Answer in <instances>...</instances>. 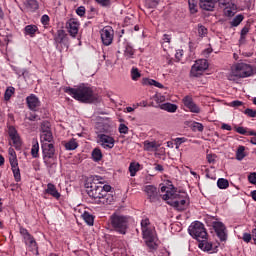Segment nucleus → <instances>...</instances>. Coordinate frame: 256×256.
I'll return each mask as SVG.
<instances>
[{
	"instance_id": "1",
	"label": "nucleus",
	"mask_w": 256,
	"mask_h": 256,
	"mask_svg": "<svg viewBox=\"0 0 256 256\" xmlns=\"http://www.w3.org/2000/svg\"><path fill=\"white\" fill-rule=\"evenodd\" d=\"M101 179H103L101 176H96L92 182L87 183V193L96 205H111L115 201V198L112 194L102 189L103 182Z\"/></svg>"
},
{
	"instance_id": "2",
	"label": "nucleus",
	"mask_w": 256,
	"mask_h": 256,
	"mask_svg": "<svg viewBox=\"0 0 256 256\" xmlns=\"http://www.w3.org/2000/svg\"><path fill=\"white\" fill-rule=\"evenodd\" d=\"M64 93H67L80 103H94V101H97V96H95L93 88L85 84H81L76 88L65 87Z\"/></svg>"
},
{
	"instance_id": "3",
	"label": "nucleus",
	"mask_w": 256,
	"mask_h": 256,
	"mask_svg": "<svg viewBox=\"0 0 256 256\" xmlns=\"http://www.w3.org/2000/svg\"><path fill=\"white\" fill-rule=\"evenodd\" d=\"M109 223L113 231L125 235L129 227V217L115 212L110 216Z\"/></svg>"
},
{
	"instance_id": "4",
	"label": "nucleus",
	"mask_w": 256,
	"mask_h": 256,
	"mask_svg": "<svg viewBox=\"0 0 256 256\" xmlns=\"http://www.w3.org/2000/svg\"><path fill=\"white\" fill-rule=\"evenodd\" d=\"M253 75V66L245 63H238L231 70L228 79L229 81H237L238 79H245L246 77H251Z\"/></svg>"
},
{
	"instance_id": "5",
	"label": "nucleus",
	"mask_w": 256,
	"mask_h": 256,
	"mask_svg": "<svg viewBox=\"0 0 256 256\" xmlns=\"http://www.w3.org/2000/svg\"><path fill=\"white\" fill-rule=\"evenodd\" d=\"M188 233L193 239H196V241L207 239V230L205 229V225L200 221L192 222L188 227Z\"/></svg>"
},
{
	"instance_id": "6",
	"label": "nucleus",
	"mask_w": 256,
	"mask_h": 256,
	"mask_svg": "<svg viewBox=\"0 0 256 256\" xmlns=\"http://www.w3.org/2000/svg\"><path fill=\"white\" fill-rule=\"evenodd\" d=\"M54 43L59 51H67L69 49V37L65 30L60 29L54 35Z\"/></svg>"
},
{
	"instance_id": "7",
	"label": "nucleus",
	"mask_w": 256,
	"mask_h": 256,
	"mask_svg": "<svg viewBox=\"0 0 256 256\" xmlns=\"http://www.w3.org/2000/svg\"><path fill=\"white\" fill-rule=\"evenodd\" d=\"M175 195L177 197L171 198L169 201H167V204L177 209V211H185L187 207V194L185 192L182 194L175 192Z\"/></svg>"
},
{
	"instance_id": "8",
	"label": "nucleus",
	"mask_w": 256,
	"mask_h": 256,
	"mask_svg": "<svg viewBox=\"0 0 256 256\" xmlns=\"http://www.w3.org/2000/svg\"><path fill=\"white\" fill-rule=\"evenodd\" d=\"M20 233L24 237V241L26 245L29 246V249L33 255H39V248L37 247V242L35 241V238H33L32 235H30L29 231L25 228H20Z\"/></svg>"
},
{
	"instance_id": "9",
	"label": "nucleus",
	"mask_w": 256,
	"mask_h": 256,
	"mask_svg": "<svg viewBox=\"0 0 256 256\" xmlns=\"http://www.w3.org/2000/svg\"><path fill=\"white\" fill-rule=\"evenodd\" d=\"M42 153H43V161L46 167H49L51 163L49 159H53L55 157V146L51 143H43L42 144Z\"/></svg>"
},
{
	"instance_id": "10",
	"label": "nucleus",
	"mask_w": 256,
	"mask_h": 256,
	"mask_svg": "<svg viewBox=\"0 0 256 256\" xmlns=\"http://www.w3.org/2000/svg\"><path fill=\"white\" fill-rule=\"evenodd\" d=\"M143 239L146 241L147 247L150 249H155L157 244H155V232L151 228H144L142 230Z\"/></svg>"
},
{
	"instance_id": "11",
	"label": "nucleus",
	"mask_w": 256,
	"mask_h": 256,
	"mask_svg": "<svg viewBox=\"0 0 256 256\" xmlns=\"http://www.w3.org/2000/svg\"><path fill=\"white\" fill-rule=\"evenodd\" d=\"M101 40L103 45L108 47L113 43V28L111 26H105L103 29L100 30Z\"/></svg>"
},
{
	"instance_id": "12",
	"label": "nucleus",
	"mask_w": 256,
	"mask_h": 256,
	"mask_svg": "<svg viewBox=\"0 0 256 256\" xmlns=\"http://www.w3.org/2000/svg\"><path fill=\"white\" fill-rule=\"evenodd\" d=\"M212 227L220 241H227V232H225L227 228L223 222H213Z\"/></svg>"
},
{
	"instance_id": "13",
	"label": "nucleus",
	"mask_w": 256,
	"mask_h": 256,
	"mask_svg": "<svg viewBox=\"0 0 256 256\" xmlns=\"http://www.w3.org/2000/svg\"><path fill=\"white\" fill-rule=\"evenodd\" d=\"M99 143L103 149H113L115 147V138L106 135V134H99L98 135Z\"/></svg>"
},
{
	"instance_id": "14",
	"label": "nucleus",
	"mask_w": 256,
	"mask_h": 256,
	"mask_svg": "<svg viewBox=\"0 0 256 256\" xmlns=\"http://www.w3.org/2000/svg\"><path fill=\"white\" fill-rule=\"evenodd\" d=\"M182 101L184 107L189 109L190 113H201V108L193 101V97L185 96Z\"/></svg>"
},
{
	"instance_id": "15",
	"label": "nucleus",
	"mask_w": 256,
	"mask_h": 256,
	"mask_svg": "<svg viewBox=\"0 0 256 256\" xmlns=\"http://www.w3.org/2000/svg\"><path fill=\"white\" fill-rule=\"evenodd\" d=\"M26 103L30 111H37V109L41 107V101H39V98L35 96V94H31L30 96H28L26 98Z\"/></svg>"
},
{
	"instance_id": "16",
	"label": "nucleus",
	"mask_w": 256,
	"mask_h": 256,
	"mask_svg": "<svg viewBox=\"0 0 256 256\" xmlns=\"http://www.w3.org/2000/svg\"><path fill=\"white\" fill-rule=\"evenodd\" d=\"M145 193L148 196V199L151 201V203H155V201L159 200V194L157 192V187L153 185H147L144 188Z\"/></svg>"
},
{
	"instance_id": "17",
	"label": "nucleus",
	"mask_w": 256,
	"mask_h": 256,
	"mask_svg": "<svg viewBox=\"0 0 256 256\" xmlns=\"http://www.w3.org/2000/svg\"><path fill=\"white\" fill-rule=\"evenodd\" d=\"M66 29H68V33L71 37H76L79 33V23L72 18L66 23Z\"/></svg>"
},
{
	"instance_id": "18",
	"label": "nucleus",
	"mask_w": 256,
	"mask_h": 256,
	"mask_svg": "<svg viewBox=\"0 0 256 256\" xmlns=\"http://www.w3.org/2000/svg\"><path fill=\"white\" fill-rule=\"evenodd\" d=\"M161 192L165 193L162 196V199H164V201H169L171 199H175V197H177V195L175 193H177L175 191V187L169 188L167 186H162L161 187Z\"/></svg>"
},
{
	"instance_id": "19",
	"label": "nucleus",
	"mask_w": 256,
	"mask_h": 256,
	"mask_svg": "<svg viewBox=\"0 0 256 256\" xmlns=\"http://www.w3.org/2000/svg\"><path fill=\"white\" fill-rule=\"evenodd\" d=\"M217 0H199V7L203 11H214Z\"/></svg>"
},
{
	"instance_id": "20",
	"label": "nucleus",
	"mask_w": 256,
	"mask_h": 256,
	"mask_svg": "<svg viewBox=\"0 0 256 256\" xmlns=\"http://www.w3.org/2000/svg\"><path fill=\"white\" fill-rule=\"evenodd\" d=\"M9 137L13 141V144L16 149H21V138H19V134H17V130L15 128L9 129Z\"/></svg>"
},
{
	"instance_id": "21",
	"label": "nucleus",
	"mask_w": 256,
	"mask_h": 256,
	"mask_svg": "<svg viewBox=\"0 0 256 256\" xmlns=\"http://www.w3.org/2000/svg\"><path fill=\"white\" fill-rule=\"evenodd\" d=\"M45 193L47 195H51L52 197H54V199L61 198V193H59V191H57V187L53 183L47 184V189L45 190Z\"/></svg>"
},
{
	"instance_id": "22",
	"label": "nucleus",
	"mask_w": 256,
	"mask_h": 256,
	"mask_svg": "<svg viewBox=\"0 0 256 256\" xmlns=\"http://www.w3.org/2000/svg\"><path fill=\"white\" fill-rule=\"evenodd\" d=\"M198 247L199 249H201L202 251H213V243L207 241L206 239H201L200 241H198Z\"/></svg>"
},
{
	"instance_id": "23",
	"label": "nucleus",
	"mask_w": 256,
	"mask_h": 256,
	"mask_svg": "<svg viewBox=\"0 0 256 256\" xmlns=\"http://www.w3.org/2000/svg\"><path fill=\"white\" fill-rule=\"evenodd\" d=\"M142 85H154V87H158V89H163V84L157 82L154 79H149V78H143L142 79Z\"/></svg>"
},
{
	"instance_id": "24",
	"label": "nucleus",
	"mask_w": 256,
	"mask_h": 256,
	"mask_svg": "<svg viewBox=\"0 0 256 256\" xmlns=\"http://www.w3.org/2000/svg\"><path fill=\"white\" fill-rule=\"evenodd\" d=\"M31 155L32 157H34V159H37V157H39V142L37 141V139L32 140Z\"/></svg>"
},
{
	"instance_id": "25",
	"label": "nucleus",
	"mask_w": 256,
	"mask_h": 256,
	"mask_svg": "<svg viewBox=\"0 0 256 256\" xmlns=\"http://www.w3.org/2000/svg\"><path fill=\"white\" fill-rule=\"evenodd\" d=\"M160 109H163V111H168V113H175V111H177V105L171 103H164L160 105Z\"/></svg>"
},
{
	"instance_id": "26",
	"label": "nucleus",
	"mask_w": 256,
	"mask_h": 256,
	"mask_svg": "<svg viewBox=\"0 0 256 256\" xmlns=\"http://www.w3.org/2000/svg\"><path fill=\"white\" fill-rule=\"evenodd\" d=\"M144 149L145 151H157V149H159V145L155 141L153 142L145 141Z\"/></svg>"
},
{
	"instance_id": "27",
	"label": "nucleus",
	"mask_w": 256,
	"mask_h": 256,
	"mask_svg": "<svg viewBox=\"0 0 256 256\" xmlns=\"http://www.w3.org/2000/svg\"><path fill=\"white\" fill-rule=\"evenodd\" d=\"M205 71L199 68V66H196L195 64L192 66L190 71L191 77H201Z\"/></svg>"
},
{
	"instance_id": "28",
	"label": "nucleus",
	"mask_w": 256,
	"mask_h": 256,
	"mask_svg": "<svg viewBox=\"0 0 256 256\" xmlns=\"http://www.w3.org/2000/svg\"><path fill=\"white\" fill-rule=\"evenodd\" d=\"M39 29L37 28L36 25H27L24 28L25 34L30 35V37H35V33H37Z\"/></svg>"
},
{
	"instance_id": "29",
	"label": "nucleus",
	"mask_w": 256,
	"mask_h": 256,
	"mask_svg": "<svg viewBox=\"0 0 256 256\" xmlns=\"http://www.w3.org/2000/svg\"><path fill=\"white\" fill-rule=\"evenodd\" d=\"M243 19H245V16H243V14L236 15L230 22L231 27H239V25H241V23L243 22Z\"/></svg>"
},
{
	"instance_id": "30",
	"label": "nucleus",
	"mask_w": 256,
	"mask_h": 256,
	"mask_svg": "<svg viewBox=\"0 0 256 256\" xmlns=\"http://www.w3.org/2000/svg\"><path fill=\"white\" fill-rule=\"evenodd\" d=\"M82 218L89 226H93V223H95V218L93 217V215L89 214V212H84L82 214Z\"/></svg>"
},
{
	"instance_id": "31",
	"label": "nucleus",
	"mask_w": 256,
	"mask_h": 256,
	"mask_svg": "<svg viewBox=\"0 0 256 256\" xmlns=\"http://www.w3.org/2000/svg\"><path fill=\"white\" fill-rule=\"evenodd\" d=\"M235 13H237V5L232 4V7H226L224 10V14L226 17H234Z\"/></svg>"
},
{
	"instance_id": "32",
	"label": "nucleus",
	"mask_w": 256,
	"mask_h": 256,
	"mask_svg": "<svg viewBox=\"0 0 256 256\" xmlns=\"http://www.w3.org/2000/svg\"><path fill=\"white\" fill-rule=\"evenodd\" d=\"M194 65L201 68L202 71H207V69H209V63L207 62V59L197 60Z\"/></svg>"
},
{
	"instance_id": "33",
	"label": "nucleus",
	"mask_w": 256,
	"mask_h": 256,
	"mask_svg": "<svg viewBox=\"0 0 256 256\" xmlns=\"http://www.w3.org/2000/svg\"><path fill=\"white\" fill-rule=\"evenodd\" d=\"M92 159L93 161L99 162L101 159H103V153L101 152V149L95 148L92 151Z\"/></svg>"
},
{
	"instance_id": "34",
	"label": "nucleus",
	"mask_w": 256,
	"mask_h": 256,
	"mask_svg": "<svg viewBox=\"0 0 256 256\" xmlns=\"http://www.w3.org/2000/svg\"><path fill=\"white\" fill-rule=\"evenodd\" d=\"M130 75L132 81H139V79H141V72H139V69L137 67H132Z\"/></svg>"
},
{
	"instance_id": "35",
	"label": "nucleus",
	"mask_w": 256,
	"mask_h": 256,
	"mask_svg": "<svg viewBox=\"0 0 256 256\" xmlns=\"http://www.w3.org/2000/svg\"><path fill=\"white\" fill-rule=\"evenodd\" d=\"M247 33H249V27L245 26L244 28H242L240 33V39H239L240 45H245Z\"/></svg>"
},
{
	"instance_id": "36",
	"label": "nucleus",
	"mask_w": 256,
	"mask_h": 256,
	"mask_svg": "<svg viewBox=\"0 0 256 256\" xmlns=\"http://www.w3.org/2000/svg\"><path fill=\"white\" fill-rule=\"evenodd\" d=\"M133 55H135V49H133L130 45H126L124 50V57L126 59H133Z\"/></svg>"
},
{
	"instance_id": "37",
	"label": "nucleus",
	"mask_w": 256,
	"mask_h": 256,
	"mask_svg": "<svg viewBox=\"0 0 256 256\" xmlns=\"http://www.w3.org/2000/svg\"><path fill=\"white\" fill-rule=\"evenodd\" d=\"M40 139L41 141H47V143H51V141H53V132H41Z\"/></svg>"
},
{
	"instance_id": "38",
	"label": "nucleus",
	"mask_w": 256,
	"mask_h": 256,
	"mask_svg": "<svg viewBox=\"0 0 256 256\" xmlns=\"http://www.w3.org/2000/svg\"><path fill=\"white\" fill-rule=\"evenodd\" d=\"M77 147H79V145L77 144V141H75V139H71L65 144V148L67 149V151H75Z\"/></svg>"
},
{
	"instance_id": "39",
	"label": "nucleus",
	"mask_w": 256,
	"mask_h": 256,
	"mask_svg": "<svg viewBox=\"0 0 256 256\" xmlns=\"http://www.w3.org/2000/svg\"><path fill=\"white\" fill-rule=\"evenodd\" d=\"M12 173L14 175V179L17 183L21 181V170L19 169V166H12Z\"/></svg>"
},
{
	"instance_id": "40",
	"label": "nucleus",
	"mask_w": 256,
	"mask_h": 256,
	"mask_svg": "<svg viewBox=\"0 0 256 256\" xmlns=\"http://www.w3.org/2000/svg\"><path fill=\"white\" fill-rule=\"evenodd\" d=\"M236 159L237 161H243L245 159V146H239L236 151Z\"/></svg>"
},
{
	"instance_id": "41",
	"label": "nucleus",
	"mask_w": 256,
	"mask_h": 256,
	"mask_svg": "<svg viewBox=\"0 0 256 256\" xmlns=\"http://www.w3.org/2000/svg\"><path fill=\"white\" fill-rule=\"evenodd\" d=\"M217 186L219 189H227V187H229V180L225 178H219L217 181Z\"/></svg>"
},
{
	"instance_id": "42",
	"label": "nucleus",
	"mask_w": 256,
	"mask_h": 256,
	"mask_svg": "<svg viewBox=\"0 0 256 256\" xmlns=\"http://www.w3.org/2000/svg\"><path fill=\"white\" fill-rule=\"evenodd\" d=\"M27 7L30 9V11H37V9H39V3L37 0H29L27 2Z\"/></svg>"
},
{
	"instance_id": "43",
	"label": "nucleus",
	"mask_w": 256,
	"mask_h": 256,
	"mask_svg": "<svg viewBox=\"0 0 256 256\" xmlns=\"http://www.w3.org/2000/svg\"><path fill=\"white\" fill-rule=\"evenodd\" d=\"M139 171V163L135 164V163H131L129 166V172L131 177H135V175H137V172Z\"/></svg>"
},
{
	"instance_id": "44",
	"label": "nucleus",
	"mask_w": 256,
	"mask_h": 256,
	"mask_svg": "<svg viewBox=\"0 0 256 256\" xmlns=\"http://www.w3.org/2000/svg\"><path fill=\"white\" fill-rule=\"evenodd\" d=\"M51 132V123L49 121H43L41 123V133Z\"/></svg>"
},
{
	"instance_id": "45",
	"label": "nucleus",
	"mask_w": 256,
	"mask_h": 256,
	"mask_svg": "<svg viewBox=\"0 0 256 256\" xmlns=\"http://www.w3.org/2000/svg\"><path fill=\"white\" fill-rule=\"evenodd\" d=\"M15 93V88L13 87H8L4 93V99L5 101H9V99H11V97L13 96V94Z\"/></svg>"
},
{
	"instance_id": "46",
	"label": "nucleus",
	"mask_w": 256,
	"mask_h": 256,
	"mask_svg": "<svg viewBox=\"0 0 256 256\" xmlns=\"http://www.w3.org/2000/svg\"><path fill=\"white\" fill-rule=\"evenodd\" d=\"M188 5L190 9V13H197V0H188Z\"/></svg>"
},
{
	"instance_id": "47",
	"label": "nucleus",
	"mask_w": 256,
	"mask_h": 256,
	"mask_svg": "<svg viewBox=\"0 0 256 256\" xmlns=\"http://www.w3.org/2000/svg\"><path fill=\"white\" fill-rule=\"evenodd\" d=\"M159 5V0H146V7L148 9H155Z\"/></svg>"
},
{
	"instance_id": "48",
	"label": "nucleus",
	"mask_w": 256,
	"mask_h": 256,
	"mask_svg": "<svg viewBox=\"0 0 256 256\" xmlns=\"http://www.w3.org/2000/svg\"><path fill=\"white\" fill-rule=\"evenodd\" d=\"M198 34L200 37H205L207 35V29L203 25H198Z\"/></svg>"
},
{
	"instance_id": "49",
	"label": "nucleus",
	"mask_w": 256,
	"mask_h": 256,
	"mask_svg": "<svg viewBox=\"0 0 256 256\" xmlns=\"http://www.w3.org/2000/svg\"><path fill=\"white\" fill-rule=\"evenodd\" d=\"M119 133H121L123 135H127V133H129V127H127V125H125V124H120L119 125Z\"/></svg>"
},
{
	"instance_id": "50",
	"label": "nucleus",
	"mask_w": 256,
	"mask_h": 256,
	"mask_svg": "<svg viewBox=\"0 0 256 256\" xmlns=\"http://www.w3.org/2000/svg\"><path fill=\"white\" fill-rule=\"evenodd\" d=\"M9 163L11 167L19 166V162L17 161V156H9Z\"/></svg>"
},
{
	"instance_id": "51",
	"label": "nucleus",
	"mask_w": 256,
	"mask_h": 256,
	"mask_svg": "<svg viewBox=\"0 0 256 256\" xmlns=\"http://www.w3.org/2000/svg\"><path fill=\"white\" fill-rule=\"evenodd\" d=\"M244 115H247V117L255 118V117H256V110L247 108V109L244 111Z\"/></svg>"
},
{
	"instance_id": "52",
	"label": "nucleus",
	"mask_w": 256,
	"mask_h": 256,
	"mask_svg": "<svg viewBox=\"0 0 256 256\" xmlns=\"http://www.w3.org/2000/svg\"><path fill=\"white\" fill-rule=\"evenodd\" d=\"M229 107H234L235 109H237V107H243V102L239 100H234L229 103Z\"/></svg>"
},
{
	"instance_id": "53",
	"label": "nucleus",
	"mask_w": 256,
	"mask_h": 256,
	"mask_svg": "<svg viewBox=\"0 0 256 256\" xmlns=\"http://www.w3.org/2000/svg\"><path fill=\"white\" fill-rule=\"evenodd\" d=\"M235 131L240 135H247V129L243 126L235 127Z\"/></svg>"
},
{
	"instance_id": "54",
	"label": "nucleus",
	"mask_w": 256,
	"mask_h": 256,
	"mask_svg": "<svg viewBox=\"0 0 256 256\" xmlns=\"http://www.w3.org/2000/svg\"><path fill=\"white\" fill-rule=\"evenodd\" d=\"M151 224V222L149 221V218H146L144 220L141 221V227H142V231L144 229H149V225Z\"/></svg>"
},
{
	"instance_id": "55",
	"label": "nucleus",
	"mask_w": 256,
	"mask_h": 256,
	"mask_svg": "<svg viewBox=\"0 0 256 256\" xmlns=\"http://www.w3.org/2000/svg\"><path fill=\"white\" fill-rule=\"evenodd\" d=\"M248 181L252 185H256V172L250 173V175L248 176Z\"/></svg>"
},
{
	"instance_id": "56",
	"label": "nucleus",
	"mask_w": 256,
	"mask_h": 256,
	"mask_svg": "<svg viewBox=\"0 0 256 256\" xmlns=\"http://www.w3.org/2000/svg\"><path fill=\"white\" fill-rule=\"evenodd\" d=\"M242 239L245 243H250L251 239H253V234L244 233Z\"/></svg>"
},
{
	"instance_id": "57",
	"label": "nucleus",
	"mask_w": 256,
	"mask_h": 256,
	"mask_svg": "<svg viewBox=\"0 0 256 256\" xmlns=\"http://www.w3.org/2000/svg\"><path fill=\"white\" fill-rule=\"evenodd\" d=\"M193 129L196 130V131L202 132L204 127H203V124H201L199 122H194L193 123Z\"/></svg>"
},
{
	"instance_id": "58",
	"label": "nucleus",
	"mask_w": 256,
	"mask_h": 256,
	"mask_svg": "<svg viewBox=\"0 0 256 256\" xmlns=\"http://www.w3.org/2000/svg\"><path fill=\"white\" fill-rule=\"evenodd\" d=\"M41 118H39V115H37L35 112H32L28 116V121H37Z\"/></svg>"
},
{
	"instance_id": "59",
	"label": "nucleus",
	"mask_w": 256,
	"mask_h": 256,
	"mask_svg": "<svg viewBox=\"0 0 256 256\" xmlns=\"http://www.w3.org/2000/svg\"><path fill=\"white\" fill-rule=\"evenodd\" d=\"M230 1L231 0H216V3H218L219 7H227Z\"/></svg>"
},
{
	"instance_id": "60",
	"label": "nucleus",
	"mask_w": 256,
	"mask_h": 256,
	"mask_svg": "<svg viewBox=\"0 0 256 256\" xmlns=\"http://www.w3.org/2000/svg\"><path fill=\"white\" fill-rule=\"evenodd\" d=\"M77 15H79V17H84L85 16V8L83 6H80L77 8L76 10Z\"/></svg>"
},
{
	"instance_id": "61",
	"label": "nucleus",
	"mask_w": 256,
	"mask_h": 256,
	"mask_svg": "<svg viewBox=\"0 0 256 256\" xmlns=\"http://www.w3.org/2000/svg\"><path fill=\"white\" fill-rule=\"evenodd\" d=\"M97 3L102 5V7H109L111 5V2L109 0H96Z\"/></svg>"
},
{
	"instance_id": "62",
	"label": "nucleus",
	"mask_w": 256,
	"mask_h": 256,
	"mask_svg": "<svg viewBox=\"0 0 256 256\" xmlns=\"http://www.w3.org/2000/svg\"><path fill=\"white\" fill-rule=\"evenodd\" d=\"M41 23L43 25H49V16L47 14H44L42 17H41Z\"/></svg>"
},
{
	"instance_id": "63",
	"label": "nucleus",
	"mask_w": 256,
	"mask_h": 256,
	"mask_svg": "<svg viewBox=\"0 0 256 256\" xmlns=\"http://www.w3.org/2000/svg\"><path fill=\"white\" fill-rule=\"evenodd\" d=\"M186 139L185 138H176L175 143H176V149H179V145H182V143H185Z\"/></svg>"
},
{
	"instance_id": "64",
	"label": "nucleus",
	"mask_w": 256,
	"mask_h": 256,
	"mask_svg": "<svg viewBox=\"0 0 256 256\" xmlns=\"http://www.w3.org/2000/svg\"><path fill=\"white\" fill-rule=\"evenodd\" d=\"M176 59H178V61H181V57H183V50H178L175 54Z\"/></svg>"
}]
</instances>
